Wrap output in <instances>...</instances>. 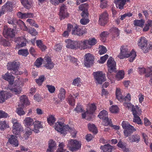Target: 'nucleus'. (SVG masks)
Returning a JSON list of instances; mask_svg holds the SVG:
<instances>
[{"label": "nucleus", "mask_w": 152, "mask_h": 152, "mask_svg": "<svg viewBox=\"0 0 152 152\" xmlns=\"http://www.w3.org/2000/svg\"><path fill=\"white\" fill-rule=\"evenodd\" d=\"M25 126L27 128H29L32 126L34 123V120L30 117L26 118L24 120Z\"/></svg>", "instance_id": "4be33fe9"}, {"label": "nucleus", "mask_w": 152, "mask_h": 152, "mask_svg": "<svg viewBox=\"0 0 152 152\" xmlns=\"http://www.w3.org/2000/svg\"><path fill=\"white\" fill-rule=\"evenodd\" d=\"M124 72L123 70H120L117 73L116 75V78L118 80H119L123 79L124 76Z\"/></svg>", "instance_id": "e433bc0d"}, {"label": "nucleus", "mask_w": 152, "mask_h": 152, "mask_svg": "<svg viewBox=\"0 0 152 152\" xmlns=\"http://www.w3.org/2000/svg\"><path fill=\"white\" fill-rule=\"evenodd\" d=\"M113 148L110 144H108L104 145L101 146L100 149L103 151L104 152H111Z\"/></svg>", "instance_id": "7c9ffc66"}, {"label": "nucleus", "mask_w": 152, "mask_h": 152, "mask_svg": "<svg viewBox=\"0 0 152 152\" xmlns=\"http://www.w3.org/2000/svg\"><path fill=\"white\" fill-rule=\"evenodd\" d=\"M55 129L58 132L65 134L66 132L70 129V128L68 125H64L62 122H58L55 124Z\"/></svg>", "instance_id": "423d86ee"}, {"label": "nucleus", "mask_w": 152, "mask_h": 152, "mask_svg": "<svg viewBox=\"0 0 152 152\" xmlns=\"http://www.w3.org/2000/svg\"><path fill=\"white\" fill-rule=\"evenodd\" d=\"M129 0H115L114 2L116 4V6L119 9H123L124 6L126 4V1H128Z\"/></svg>", "instance_id": "5701e85b"}, {"label": "nucleus", "mask_w": 152, "mask_h": 152, "mask_svg": "<svg viewBox=\"0 0 152 152\" xmlns=\"http://www.w3.org/2000/svg\"><path fill=\"white\" fill-rule=\"evenodd\" d=\"M98 116L103 121V124L105 126L108 125L113 126L112 124V121L111 119H110L108 117V114L107 111L105 110H103L101 111L98 115Z\"/></svg>", "instance_id": "20e7f679"}, {"label": "nucleus", "mask_w": 152, "mask_h": 152, "mask_svg": "<svg viewBox=\"0 0 152 152\" xmlns=\"http://www.w3.org/2000/svg\"><path fill=\"white\" fill-rule=\"evenodd\" d=\"M68 98L69 104L72 106L74 105L75 100L72 96L71 95H70L69 96Z\"/></svg>", "instance_id": "09e8293b"}, {"label": "nucleus", "mask_w": 152, "mask_h": 152, "mask_svg": "<svg viewBox=\"0 0 152 152\" xmlns=\"http://www.w3.org/2000/svg\"><path fill=\"white\" fill-rule=\"evenodd\" d=\"M140 137L137 134H133L128 137V139L132 142L138 143L140 140Z\"/></svg>", "instance_id": "c85d7f7f"}, {"label": "nucleus", "mask_w": 152, "mask_h": 152, "mask_svg": "<svg viewBox=\"0 0 152 152\" xmlns=\"http://www.w3.org/2000/svg\"><path fill=\"white\" fill-rule=\"evenodd\" d=\"M108 14L106 12H104L99 17V24L101 26H104L108 22Z\"/></svg>", "instance_id": "ddd939ff"}, {"label": "nucleus", "mask_w": 152, "mask_h": 152, "mask_svg": "<svg viewBox=\"0 0 152 152\" xmlns=\"http://www.w3.org/2000/svg\"><path fill=\"white\" fill-rule=\"evenodd\" d=\"M107 2L105 0H101V5L100 7L101 8L103 9L105 8L107 6Z\"/></svg>", "instance_id": "0e129e2a"}, {"label": "nucleus", "mask_w": 152, "mask_h": 152, "mask_svg": "<svg viewBox=\"0 0 152 152\" xmlns=\"http://www.w3.org/2000/svg\"><path fill=\"white\" fill-rule=\"evenodd\" d=\"M29 32L32 35L35 36L37 34V33L35 29L32 28H31L29 29Z\"/></svg>", "instance_id": "680f3d73"}, {"label": "nucleus", "mask_w": 152, "mask_h": 152, "mask_svg": "<svg viewBox=\"0 0 152 152\" xmlns=\"http://www.w3.org/2000/svg\"><path fill=\"white\" fill-rule=\"evenodd\" d=\"M96 109V107L95 105L94 104H92L90 106L89 110H87L86 112L82 114L83 118H84L86 116L91 117V114L93 113Z\"/></svg>", "instance_id": "dca6fc26"}, {"label": "nucleus", "mask_w": 152, "mask_h": 152, "mask_svg": "<svg viewBox=\"0 0 152 152\" xmlns=\"http://www.w3.org/2000/svg\"><path fill=\"white\" fill-rule=\"evenodd\" d=\"M130 56H132L129 59V61L130 62H132L133 61L135 57L136 56V55L135 52L134 51H132L130 53Z\"/></svg>", "instance_id": "3c124183"}, {"label": "nucleus", "mask_w": 152, "mask_h": 152, "mask_svg": "<svg viewBox=\"0 0 152 152\" xmlns=\"http://www.w3.org/2000/svg\"><path fill=\"white\" fill-rule=\"evenodd\" d=\"M99 53L100 55H102L106 53L107 49L106 47L102 46H100L99 48Z\"/></svg>", "instance_id": "37998d69"}, {"label": "nucleus", "mask_w": 152, "mask_h": 152, "mask_svg": "<svg viewBox=\"0 0 152 152\" xmlns=\"http://www.w3.org/2000/svg\"><path fill=\"white\" fill-rule=\"evenodd\" d=\"M45 61L44 66L47 69H51L54 67V64L50 58L47 56H45L44 58Z\"/></svg>", "instance_id": "f3484780"}, {"label": "nucleus", "mask_w": 152, "mask_h": 152, "mask_svg": "<svg viewBox=\"0 0 152 152\" xmlns=\"http://www.w3.org/2000/svg\"><path fill=\"white\" fill-rule=\"evenodd\" d=\"M121 125L124 129V134L125 137H127L130 136L133 132L134 131L136 130L133 126L130 125L126 121H123Z\"/></svg>", "instance_id": "7ed1b4c3"}, {"label": "nucleus", "mask_w": 152, "mask_h": 152, "mask_svg": "<svg viewBox=\"0 0 152 152\" xmlns=\"http://www.w3.org/2000/svg\"><path fill=\"white\" fill-rule=\"evenodd\" d=\"M45 79V77L43 75L41 76L38 79L36 80L37 83L39 85H41Z\"/></svg>", "instance_id": "c03bdc74"}, {"label": "nucleus", "mask_w": 152, "mask_h": 152, "mask_svg": "<svg viewBox=\"0 0 152 152\" xmlns=\"http://www.w3.org/2000/svg\"><path fill=\"white\" fill-rule=\"evenodd\" d=\"M66 42L67 44L66 45L67 48L74 50L77 49L76 41H73L71 39H67L66 40Z\"/></svg>", "instance_id": "aec40b11"}, {"label": "nucleus", "mask_w": 152, "mask_h": 152, "mask_svg": "<svg viewBox=\"0 0 152 152\" xmlns=\"http://www.w3.org/2000/svg\"><path fill=\"white\" fill-rule=\"evenodd\" d=\"M21 3L23 6L27 9H30L31 7V3L29 0H21Z\"/></svg>", "instance_id": "2f4dec72"}, {"label": "nucleus", "mask_w": 152, "mask_h": 152, "mask_svg": "<svg viewBox=\"0 0 152 152\" xmlns=\"http://www.w3.org/2000/svg\"><path fill=\"white\" fill-rule=\"evenodd\" d=\"M144 23V21L142 19L135 20L134 21V25L135 26H139L141 27L143 26Z\"/></svg>", "instance_id": "58836bf2"}, {"label": "nucleus", "mask_w": 152, "mask_h": 152, "mask_svg": "<svg viewBox=\"0 0 152 152\" xmlns=\"http://www.w3.org/2000/svg\"><path fill=\"white\" fill-rule=\"evenodd\" d=\"M109 110L112 113H116L118 111V107L116 105L112 106L110 108Z\"/></svg>", "instance_id": "8fccbe9b"}, {"label": "nucleus", "mask_w": 152, "mask_h": 152, "mask_svg": "<svg viewBox=\"0 0 152 152\" xmlns=\"http://www.w3.org/2000/svg\"><path fill=\"white\" fill-rule=\"evenodd\" d=\"M12 7L11 2L8 1L2 7V9L4 12L5 11H10L12 9Z\"/></svg>", "instance_id": "c756f323"}, {"label": "nucleus", "mask_w": 152, "mask_h": 152, "mask_svg": "<svg viewBox=\"0 0 152 152\" xmlns=\"http://www.w3.org/2000/svg\"><path fill=\"white\" fill-rule=\"evenodd\" d=\"M93 74L96 81V83L101 84L105 80V75L102 72L98 71L94 72Z\"/></svg>", "instance_id": "6e6552de"}, {"label": "nucleus", "mask_w": 152, "mask_h": 152, "mask_svg": "<svg viewBox=\"0 0 152 152\" xmlns=\"http://www.w3.org/2000/svg\"><path fill=\"white\" fill-rule=\"evenodd\" d=\"M81 144L76 140H70L68 142L67 146L72 151H77L80 148Z\"/></svg>", "instance_id": "39448f33"}, {"label": "nucleus", "mask_w": 152, "mask_h": 152, "mask_svg": "<svg viewBox=\"0 0 152 152\" xmlns=\"http://www.w3.org/2000/svg\"><path fill=\"white\" fill-rule=\"evenodd\" d=\"M88 127L90 131L92 132L94 134L97 133V130L95 125L93 124H88Z\"/></svg>", "instance_id": "c9c22d12"}, {"label": "nucleus", "mask_w": 152, "mask_h": 152, "mask_svg": "<svg viewBox=\"0 0 152 152\" xmlns=\"http://www.w3.org/2000/svg\"><path fill=\"white\" fill-rule=\"evenodd\" d=\"M23 128L20 124L14 125L13 126L12 132L14 134L18 135L20 132L22 131Z\"/></svg>", "instance_id": "b1692460"}, {"label": "nucleus", "mask_w": 152, "mask_h": 152, "mask_svg": "<svg viewBox=\"0 0 152 152\" xmlns=\"http://www.w3.org/2000/svg\"><path fill=\"white\" fill-rule=\"evenodd\" d=\"M17 113L20 115H23L25 114V112L21 108H18L17 110Z\"/></svg>", "instance_id": "774afa93"}, {"label": "nucleus", "mask_w": 152, "mask_h": 152, "mask_svg": "<svg viewBox=\"0 0 152 152\" xmlns=\"http://www.w3.org/2000/svg\"><path fill=\"white\" fill-rule=\"evenodd\" d=\"M18 53L19 55L26 57L28 54V52L27 49H21L18 50Z\"/></svg>", "instance_id": "a19ab883"}, {"label": "nucleus", "mask_w": 152, "mask_h": 152, "mask_svg": "<svg viewBox=\"0 0 152 152\" xmlns=\"http://www.w3.org/2000/svg\"><path fill=\"white\" fill-rule=\"evenodd\" d=\"M68 14L67 12L66 8L64 4L61 6L60 9L59 13L60 18L61 20L65 19L68 17Z\"/></svg>", "instance_id": "a211bd4d"}, {"label": "nucleus", "mask_w": 152, "mask_h": 152, "mask_svg": "<svg viewBox=\"0 0 152 152\" xmlns=\"http://www.w3.org/2000/svg\"><path fill=\"white\" fill-rule=\"evenodd\" d=\"M16 28L12 29L11 28L4 29L3 31V34L5 37H14L15 34Z\"/></svg>", "instance_id": "2eb2a0df"}, {"label": "nucleus", "mask_w": 152, "mask_h": 152, "mask_svg": "<svg viewBox=\"0 0 152 152\" xmlns=\"http://www.w3.org/2000/svg\"><path fill=\"white\" fill-rule=\"evenodd\" d=\"M42 59L41 58H37L35 62V65L37 67H39L42 64Z\"/></svg>", "instance_id": "4d7b16f0"}, {"label": "nucleus", "mask_w": 152, "mask_h": 152, "mask_svg": "<svg viewBox=\"0 0 152 152\" xmlns=\"http://www.w3.org/2000/svg\"><path fill=\"white\" fill-rule=\"evenodd\" d=\"M42 127L43 126L41 124V122L36 121L34 122L32 126L30 127V129L35 133H37L39 132V129Z\"/></svg>", "instance_id": "6ab92c4d"}, {"label": "nucleus", "mask_w": 152, "mask_h": 152, "mask_svg": "<svg viewBox=\"0 0 152 152\" xmlns=\"http://www.w3.org/2000/svg\"><path fill=\"white\" fill-rule=\"evenodd\" d=\"M128 49L126 46L122 45L120 48V52L118 57L121 59L128 58L130 56Z\"/></svg>", "instance_id": "0eeeda50"}, {"label": "nucleus", "mask_w": 152, "mask_h": 152, "mask_svg": "<svg viewBox=\"0 0 152 152\" xmlns=\"http://www.w3.org/2000/svg\"><path fill=\"white\" fill-rule=\"evenodd\" d=\"M84 64L87 67H90L93 64L94 57L90 53L86 54L85 56Z\"/></svg>", "instance_id": "f8f14e48"}, {"label": "nucleus", "mask_w": 152, "mask_h": 152, "mask_svg": "<svg viewBox=\"0 0 152 152\" xmlns=\"http://www.w3.org/2000/svg\"><path fill=\"white\" fill-rule=\"evenodd\" d=\"M8 116V115L2 110H0V118H6Z\"/></svg>", "instance_id": "bf43d9fd"}, {"label": "nucleus", "mask_w": 152, "mask_h": 152, "mask_svg": "<svg viewBox=\"0 0 152 152\" xmlns=\"http://www.w3.org/2000/svg\"><path fill=\"white\" fill-rule=\"evenodd\" d=\"M132 111L134 115L133 122L136 123L138 124H142V123L141 122V120L139 117L141 113V110L140 109L139 107L137 105L133 107Z\"/></svg>", "instance_id": "f03ea898"}, {"label": "nucleus", "mask_w": 152, "mask_h": 152, "mask_svg": "<svg viewBox=\"0 0 152 152\" xmlns=\"http://www.w3.org/2000/svg\"><path fill=\"white\" fill-rule=\"evenodd\" d=\"M11 96L12 94L11 93L7 91H1L0 92V103H2Z\"/></svg>", "instance_id": "4468645a"}, {"label": "nucleus", "mask_w": 152, "mask_h": 152, "mask_svg": "<svg viewBox=\"0 0 152 152\" xmlns=\"http://www.w3.org/2000/svg\"><path fill=\"white\" fill-rule=\"evenodd\" d=\"M7 69L8 70L12 71L10 74L13 75H20L22 72L18 69L19 67V64L15 61L8 63L7 65Z\"/></svg>", "instance_id": "f257e3e1"}, {"label": "nucleus", "mask_w": 152, "mask_h": 152, "mask_svg": "<svg viewBox=\"0 0 152 152\" xmlns=\"http://www.w3.org/2000/svg\"><path fill=\"white\" fill-rule=\"evenodd\" d=\"M83 43V47H82V49H85L88 47V40H84L82 41Z\"/></svg>", "instance_id": "13d9d810"}, {"label": "nucleus", "mask_w": 152, "mask_h": 152, "mask_svg": "<svg viewBox=\"0 0 152 152\" xmlns=\"http://www.w3.org/2000/svg\"><path fill=\"white\" fill-rule=\"evenodd\" d=\"M46 86L50 93H52L54 92L55 90V88L53 86L47 85Z\"/></svg>", "instance_id": "603ef678"}, {"label": "nucleus", "mask_w": 152, "mask_h": 152, "mask_svg": "<svg viewBox=\"0 0 152 152\" xmlns=\"http://www.w3.org/2000/svg\"><path fill=\"white\" fill-rule=\"evenodd\" d=\"M20 102L19 104V106L20 107H23L24 105L29 104V102L28 101L27 97L26 95H22L20 97Z\"/></svg>", "instance_id": "412c9836"}, {"label": "nucleus", "mask_w": 152, "mask_h": 152, "mask_svg": "<svg viewBox=\"0 0 152 152\" xmlns=\"http://www.w3.org/2000/svg\"><path fill=\"white\" fill-rule=\"evenodd\" d=\"M27 40L25 38H24L23 40L20 42V44H18V45L20 47H23L26 45Z\"/></svg>", "instance_id": "69168bd1"}, {"label": "nucleus", "mask_w": 152, "mask_h": 152, "mask_svg": "<svg viewBox=\"0 0 152 152\" xmlns=\"http://www.w3.org/2000/svg\"><path fill=\"white\" fill-rule=\"evenodd\" d=\"M37 46L41 49L42 51H45L46 47L42 43L41 40H37L36 41Z\"/></svg>", "instance_id": "72a5a7b5"}, {"label": "nucleus", "mask_w": 152, "mask_h": 152, "mask_svg": "<svg viewBox=\"0 0 152 152\" xmlns=\"http://www.w3.org/2000/svg\"><path fill=\"white\" fill-rule=\"evenodd\" d=\"M56 143L52 140H50L48 142V148L46 152H52L56 149Z\"/></svg>", "instance_id": "393cba45"}, {"label": "nucleus", "mask_w": 152, "mask_h": 152, "mask_svg": "<svg viewBox=\"0 0 152 152\" xmlns=\"http://www.w3.org/2000/svg\"><path fill=\"white\" fill-rule=\"evenodd\" d=\"M59 148L57 151V152H64L65 151L63 149L64 146V144L63 142H59L58 145Z\"/></svg>", "instance_id": "49530a36"}, {"label": "nucleus", "mask_w": 152, "mask_h": 152, "mask_svg": "<svg viewBox=\"0 0 152 152\" xmlns=\"http://www.w3.org/2000/svg\"><path fill=\"white\" fill-rule=\"evenodd\" d=\"M8 125L6 124L5 121L0 122V129L2 130L7 127Z\"/></svg>", "instance_id": "5fc2aeb1"}, {"label": "nucleus", "mask_w": 152, "mask_h": 152, "mask_svg": "<svg viewBox=\"0 0 152 152\" xmlns=\"http://www.w3.org/2000/svg\"><path fill=\"white\" fill-rule=\"evenodd\" d=\"M110 30L113 33H114L113 36L114 37H118L119 35V31L118 29L115 27H114L111 28Z\"/></svg>", "instance_id": "4c0bfd02"}, {"label": "nucleus", "mask_w": 152, "mask_h": 152, "mask_svg": "<svg viewBox=\"0 0 152 152\" xmlns=\"http://www.w3.org/2000/svg\"><path fill=\"white\" fill-rule=\"evenodd\" d=\"M147 42V40L143 37H141L138 41V45L143 50L144 53H146L148 51Z\"/></svg>", "instance_id": "9d476101"}, {"label": "nucleus", "mask_w": 152, "mask_h": 152, "mask_svg": "<svg viewBox=\"0 0 152 152\" xmlns=\"http://www.w3.org/2000/svg\"><path fill=\"white\" fill-rule=\"evenodd\" d=\"M88 40V45H94L96 44V40L94 38H93L92 39H89Z\"/></svg>", "instance_id": "6e6d98bb"}, {"label": "nucleus", "mask_w": 152, "mask_h": 152, "mask_svg": "<svg viewBox=\"0 0 152 152\" xmlns=\"http://www.w3.org/2000/svg\"><path fill=\"white\" fill-rule=\"evenodd\" d=\"M47 121L48 124L50 125H53L56 121L55 118L52 115H50L47 118Z\"/></svg>", "instance_id": "ea45409f"}, {"label": "nucleus", "mask_w": 152, "mask_h": 152, "mask_svg": "<svg viewBox=\"0 0 152 152\" xmlns=\"http://www.w3.org/2000/svg\"><path fill=\"white\" fill-rule=\"evenodd\" d=\"M109 33L107 31H104L100 34V36L102 41H104L105 38L109 35Z\"/></svg>", "instance_id": "de8ad7c7"}, {"label": "nucleus", "mask_w": 152, "mask_h": 152, "mask_svg": "<svg viewBox=\"0 0 152 152\" xmlns=\"http://www.w3.org/2000/svg\"><path fill=\"white\" fill-rule=\"evenodd\" d=\"M88 5L87 4L85 3L80 5L79 6V8L80 10L83 11H87L88 8Z\"/></svg>", "instance_id": "a18cd8bd"}, {"label": "nucleus", "mask_w": 152, "mask_h": 152, "mask_svg": "<svg viewBox=\"0 0 152 152\" xmlns=\"http://www.w3.org/2000/svg\"><path fill=\"white\" fill-rule=\"evenodd\" d=\"M86 30L85 28L82 29L79 28L77 25L74 26L72 29V34L73 35L80 36L86 33Z\"/></svg>", "instance_id": "9b49d317"}, {"label": "nucleus", "mask_w": 152, "mask_h": 152, "mask_svg": "<svg viewBox=\"0 0 152 152\" xmlns=\"http://www.w3.org/2000/svg\"><path fill=\"white\" fill-rule=\"evenodd\" d=\"M89 20L88 18H82L80 20V22L82 24L86 25L89 22Z\"/></svg>", "instance_id": "338daca9"}, {"label": "nucleus", "mask_w": 152, "mask_h": 152, "mask_svg": "<svg viewBox=\"0 0 152 152\" xmlns=\"http://www.w3.org/2000/svg\"><path fill=\"white\" fill-rule=\"evenodd\" d=\"M80 78L77 77L75 79L72 83V85L75 86H79L80 85Z\"/></svg>", "instance_id": "79ce46f5"}, {"label": "nucleus", "mask_w": 152, "mask_h": 152, "mask_svg": "<svg viewBox=\"0 0 152 152\" xmlns=\"http://www.w3.org/2000/svg\"><path fill=\"white\" fill-rule=\"evenodd\" d=\"M132 15V14L130 12L125 13L124 14L122 15L121 16V17L120 19L121 20H123L126 17H130Z\"/></svg>", "instance_id": "e2e57ef3"}, {"label": "nucleus", "mask_w": 152, "mask_h": 152, "mask_svg": "<svg viewBox=\"0 0 152 152\" xmlns=\"http://www.w3.org/2000/svg\"><path fill=\"white\" fill-rule=\"evenodd\" d=\"M108 57V55L106 54L103 56L101 57L100 58V60H99V63L103 64L105 61Z\"/></svg>", "instance_id": "864d4df0"}, {"label": "nucleus", "mask_w": 152, "mask_h": 152, "mask_svg": "<svg viewBox=\"0 0 152 152\" xmlns=\"http://www.w3.org/2000/svg\"><path fill=\"white\" fill-rule=\"evenodd\" d=\"M66 91L63 88H61L59 90V93L58 95V97L61 100L64 99L65 98Z\"/></svg>", "instance_id": "473e14b6"}, {"label": "nucleus", "mask_w": 152, "mask_h": 152, "mask_svg": "<svg viewBox=\"0 0 152 152\" xmlns=\"http://www.w3.org/2000/svg\"><path fill=\"white\" fill-rule=\"evenodd\" d=\"M116 95L117 99L120 101L124 100V97L121 94L120 89L119 88H117L116 89Z\"/></svg>", "instance_id": "f704fd0d"}, {"label": "nucleus", "mask_w": 152, "mask_h": 152, "mask_svg": "<svg viewBox=\"0 0 152 152\" xmlns=\"http://www.w3.org/2000/svg\"><path fill=\"white\" fill-rule=\"evenodd\" d=\"M9 88L12 92L16 94H20L22 90L21 87L19 85H16L12 88L10 87Z\"/></svg>", "instance_id": "bb28decb"}, {"label": "nucleus", "mask_w": 152, "mask_h": 152, "mask_svg": "<svg viewBox=\"0 0 152 152\" xmlns=\"http://www.w3.org/2000/svg\"><path fill=\"white\" fill-rule=\"evenodd\" d=\"M107 64L108 68V73H111L113 72H116V62L113 58L110 57L108 60Z\"/></svg>", "instance_id": "1a4fd4ad"}, {"label": "nucleus", "mask_w": 152, "mask_h": 152, "mask_svg": "<svg viewBox=\"0 0 152 152\" xmlns=\"http://www.w3.org/2000/svg\"><path fill=\"white\" fill-rule=\"evenodd\" d=\"M8 141L11 144L14 145L15 147L18 146V142L17 137L13 135H10V137L9 138Z\"/></svg>", "instance_id": "cd10ccee"}, {"label": "nucleus", "mask_w": 152, "mask_h": 152, "mask_svg": "<svg viewBox=\"0 0 152 152\" xmlns=\"http://www.w3.org/2000/svg\"><path fill=\"white\" fill-rule=\"evenodd\" d=\"M10 73H7L3 76L4 79L8 81L10 84H12L14 81V77L12 75H10Z\"/></svg>", "instance_id": "a878e982"}, {"label": "nucleus", "mask_w": 152, "mask_h": 152, "mask_svg": "<svg viewBox=\"0 0 152 152\" xmlns=\"http://www.w3.org/2000/svg\"><path fill=\"white\" fill-rule=\"evenodd\" d=\"M33 14L31 13H23V18L32 17Z\"/></svg>", "instance_id": "052dcab7"}]
</instances>
